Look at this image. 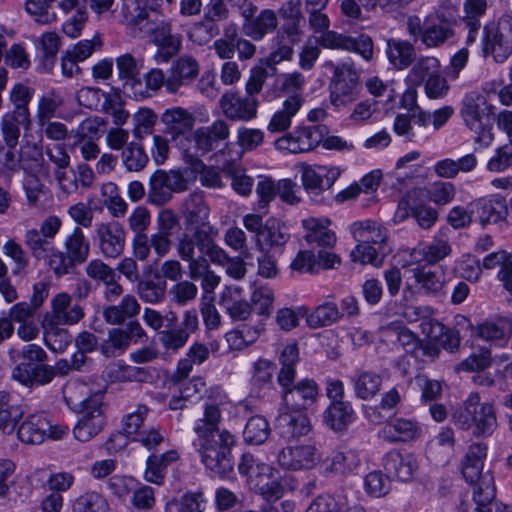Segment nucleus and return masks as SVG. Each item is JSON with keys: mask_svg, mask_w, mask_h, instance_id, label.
<instances>
[{"mask_svg": "<svg viewBox=\"0 0 512 512\" xmlns=\"http://www.w3.org/2000/svg\"><path fill=\"white\" fill-rule=\"evenodd\" d=\"M232 406L227 393L219 386L206 390L202 404V416L195 420L193 446L202 464L214 476L224 478L234 466L232 448L236 437L227 429H220L223 414Z\"/></svg>", "mask_w": 512, "mask_h": 512, "instance_id": "obj_1", "label": "nucleus"}, {"mask_svg": "<svg viewBox=\"0 0 512 512\" xmlns=\"http://www.w3.org/2000/svg\"><path fill=\"white\" fill-rule=\"evenodd\" d=\"M51 314L45 319L61 325L77 324L84 317V310L79 304H72L71 296L58 293L51 300Z\"/></svg>", "mask_w": 512, "mask_h": 512, "instance_id": "obj_26", "label": "nucleus"}, {"mask_svg": "<svg viewBox=\"0 0 512 512\" xmlns=\"http://www.w3.org/2000/svg\"><path fill=\"white\" fill-rule=\"evenodd\" d=\"M48 319L43 323V339L46 347L54 353H63L72 342L68 329Z\"/></svg>", "mask_w": 512, "mask_h": 512, "instance_id": "obj_46", "label": "nucleus"}, {"mask_svg": "<svg viewBox=\"0 0 512 512\" xmlns=\"http://www.w3.org/2000/svg\"><path fill=\"white\" fill-rule=\"evenodd\" d=\"M62 221L58 216L50 215L39 225V229L30 228L24 233V244L31 254H43L51 252L54 246L53 240L59 233Z\"/></svg>", "mask_w": 512, "mask_h": 512, "instance_id": "obj_16", "label": "nucleus"}, {"mask_svg": "<svg viewBox=\"0 0 512 512\" xmlns=\"http://www.w3.org/2000/svg\"><path fill=\"white\" fill-rule=\"evenodd\" d=\"M487 446L476 443L469 447L462 461V475L474 485L473 500L479 505H489L496 496L494 478L489 470L483 471Z\"/></svg>", "mask_w": 512, "mask_h": 512, "instance_id": "obj_4", "label": "nucleus"}, {"mask_svg": "<svg viewBox=\"0 0 512 512\" xmlns=\"http://www.w3.org/2000/svg\"><path fill=\"white\" fill-rule=\"evenodd\" d=\"M308 23L314 33L320 34L319 43L324 48L355 52L366 61L373 58L374 46L370 36L362 34L358 37H351L329 30L330 19L324 11L308 14Z\"/></svg>", "mask_w": 512, "mask_h": 512, "instance_id": "obj_3", "label": "nucleus"}, {"mask_svg": "<svg viewBox=\"0 0 512 512\" xmlns=\"http://www.w3.org/2000/svg\"><path fill=\"white\" fill-rule=\"evenodd\" d=\"M270 434L268 421L262 416L251 417L244 429L243 436L246 442L260 445L266 441Z\"/></svg>", "mask_w": 512, "mask_h": 512, "instance_id": "obj_60", "label": "nucleus"}, {"mask_svg": "<svg viewBox=\"0 0 512 512\" xmlns=\"http://www.w3.org/2000/svg\"><path fill=\"white\" fill-rule=\"evenodd\" d=\"M482 267L486 270L498 267L499 271L497 272L496 279L512 295V253L506 250L489 253L483 258Z\"/></svg>", "mask_w": 512, "mask_h": 512, "instance_id": "obj_37", "label": "nucleus"}, {"mask_svg": "<svg viewBox=\"0 0 512 512\" xmlns=\"http://www.w3.org/2000/svg\"><path fill=\"white\" fill-rule=\"evenodd\" d=\"M355 412L349 401L334 402L323 412V422L335 432H342L354 421Z\"/></svg>", "mask_w": 512, "mask_h": 512, "instance_id": "obj_40", "label": "nucleus"}, {"mask_svg": "<svg viewBox=\"0 0 512 512\" xmlns=\"http://www.w3.org/2000/svg\"><path fill=\"white\" fill-rule=\"evenodd\" d=\"M102 111L112 117V122L117 126L124 125L129 113L123 108L121 96L118 93H106L101 105Z\"/></svg>", "mask_w": 512, "mask_h": 512, "instance_id": "obj_64", "label": "nucleus"}, {"mask_svg": "<svg viewBox=\"0 0 512 512\" xmlns=\"http://www.w3.org/2000/svg\"><path fill=\"white\" fill-rule=\"evenodd\" d=\"M200 71L198 61L189 55L179 57L167 73V93L177 94L183 86L193 82Z\"/></svg>", "mask_w": 512, "mask_h": 512, "instance_id": "obj_20", "label": "nucleus"}, {"mask_svg": "<svg viewBox=\"0 0 512 512\" xmlns=\"http://www.w3.org/2000/svg\"><path fill=\"white\" fill-rule=\"evenodd\" d=\"M460 114L466 126L477 134V142L489 145L493 139L492 121L484 97L476 92L467 94L462 100Z\"/></svg>", "mask_w": 512, "mask_h": 512, "instance_id": "obj_7", "label": "nucleus"}, {"mask_svg": "<svg viewBox=\"0 0 512 512\" xmlns=\"http://www.w3.org/2000/svg\"><path fill=\"white\" fill-rule=\"evenodd\" d=\"M477 392H472L463 404L453 412L452 419L456 427L472 431L475 436H490L498 426L495 407L489 402H480Z\"/></svg>", "mask_w": 512, "mask_h": 512, "instance_id": "obj_2", "label": "nucleus"}, {"mask_svg": "<svg viewBox=\"0 0 512 512\" xmlns=\"http://www.w3.org/2000/svg\"><path fill=\"white\" fill-rule=\"evenodd\" d=\"M482 50L492 55L496 62H504L512 53V16L503 15L497 22L483 28Z\"/></svg>", "mask_w": 512, "mask_h": 512, "instance_id": "obj_8", "label": "nucleus"}, {"mask_svg": "<svg viewBox=\"0 0 512 512\" xmlns=\"http://www.w3.org/2000/svg\"><path fill=\"white\" fill-rule=\"evenodd\" d=\"M141 306L134 295L127 294L116 305H110L103 310V317L108 324L119 325L125 320L136 317Z\"/></svg>", "mask_w": 512, "mask_h": 512, "instance_id": "obj_44", "label": "nucleus"}, {"mask_svg": "<svg viewBox=\"0 0 512 512\" xmlns=\"http://www.w3.org/2000/svg\"><path fill=\"white\" fill-rule=\"evenodd\" d=\"M321 461V454L312 444L288 445L276 454L277 465L285 471H304L315 468Z\"/></svg>", "mask_w": 512, "mask_h": 512, "instance_id": "obj_12", "label": "nucleus"}, {"mask_svg": "<svg viewBox=\"0 0 512 512\" xmlns=\"http://www.w3.org/2000/svg\"><path fill=\"white\" fill-rule=\"evenodd\" d=\"M149 412L150 408L148 406L139 404L133 411L124 415L122 418L123 433L132 439L137 433L146 428L144 422Z\"/></svg>", "mask_w": 512, "mask_h": 512, "instance_id": "obj_57", "label": "nucleus"}, {"mask_svg": "<svg viewBox=\"0 0 512 512\" xmlns=\"http://www.w3.org/2000/svg\"><path fill=\"white\" fill-rule=\"evenodd\" d=\"M189 275L193 280H201L203 296H212L221 281L220 276L210 269L208 261H202V264L194 265L193 269L189 271Z\"/></svg>", "mask_w": 512, "mask_h": 512, "instance_id": "obj_59", "label": "nucleus"}, {"mask_svg": "<svg viewBox=\"0 0 512 512\" xmlns=\"http://www.w3.org/2000/svg\"><path fill=\"white\" fill-rule=\"evenodd\" d=\"M72 510L73 512H109V503L101 493L88 491L75 499Z\"/></svg>", "mask_w": 512, "mask_h": 512, "instance_id": "obj_56", "label": "nucleus"}, {"mask_svg": "<svg viewBox=\"0 0 512 512\" xmlns=\"http://www.w3.org/2000/svg\"><path fill=\"white\" fill-rule=\"evenodd\" d=\"M30 124V114L14 110L6 111L0 120V130L6 146L10 149L15 148L19 142L21 127L29 128Z\"/></svg>", "mask_w": 512, "mask_h": 512, "instance_id": "obj_34", "label": "nucleus"}, {"mask_svg": "<svg viewBox=\"0 0 512 512\" xmlns=\"http://www.w3.org/2000/svg\"><path fill=\"white\" fill-rule=\"evenodd\" d=\"M94 232V239L104 258L116 259L122 255L126 232L121 223L114 220L99 222L96 223Z\"/></svg>", "mask_w": 512, "mask_h": 512, "instance_id": "obj_15", "label": "nucleus"}, {"mask_svg": "<svg viewBox=\"0 0 512 512\" xmlns=\"http://www.w3.org/2000/svg\"><path fill=\"white\" fill-rule=\"evenodd\" d=\"M327 134L328 128L325 125L299 126L277 138L274 147L283 153H307L316 149Z\"/></svg>", "mask_w": 512, "mask_h": 512, "instance_id": "obj_9", "label": "nucleus"}, {"mask_svg": "<svg viewBox=\"0 0 512 512\" xmlns=\"http://www.w3.org/2000/svg\"><path fill=\"white\" fill-rule=\"evenodd\" d=\"M475 334L484 341L503 347L512 336V318L485 321L475 328Z\"/></svg>", "mask_w": 512, "mask_h": 512, "instance_id": "obj_30", "label": "nucleus"}, {"mask_svg": "<svg viewBox=\"0 0 512 512\" xmlns=\"http://www.w3.org/2000/svg\"><path fill=\"white\" fill-rule=\"evenodd\" d=\"M305 100L300 96L286 97L279 109L271 116L267 130L270 133H283L290 129L293 118L303 107Z\"/></svg>", "mask_w": 512, "mask_h": 512, "instance_id": "obj_28", "label": "nucleus"}, {"mask_svg": "<svg viewBox=\"0 0 512 512\" xmlns=\"http://www.w3.org/2000/svg\"><path fill=\"white\" fill-rule=\"evenodd\" d=\"M64 247L65 253L75 265H80L87 261L90 254V243L80 227H75L71 234L67 236Z\"/></svg>", "mask_w": 512, "mask_h": 512, "instance_id": "obj_47", "label": "nucleus"}, {"mask_svg": "<svg viewBox=\"0 0 512 512\" xmlns=\"http://www.w3.org/2000/svg\"><path fill=\"white\" fill-rule=\"evenodd\" d=\"M298 169L301 173L302 185L308 193L319 194L324 190L320 165L301 163L298 165Z\"/></svg>", "mask_w": 512, "mask_h": 512, "instance_id": "obj_63", "label": "nucleus"}, {"mask_svg": "<svg viewBox=\"0 0 512 512\" xmlns=\"http://www.w3.org/2000/svg\"><path fill=\"white\" fill-rule=\"evenodd\" d=\"M318 395V387L314 380L304 379L282 393L287 409L302 411L314 404Z\"/></svg>", "mask_w": 512, "mask_h": 512, "instance_id": "obj_24", "label": "nucleus"}, {"mask_svg": "<svg viewBox=\"0 0 512 512\" xmlns=\"http://www.w3.org/2000/svg\"><path fill=\"white\" fill-rule=\"evenodd\" d=\"M277 429L282 438L295 440L307 436L312 426L306 414L298 411L281 413L277 418Z\"/></svg>", "mask_w": 512, "mask_h": 512, "instance_id": "obj_29", "label": "nucleus"}, {"mask_svg": "<svg viewBox=\"0 0 512 512\" xmlns=\"http://www.w3.org/2000/svg\"><path fill=\"white\" fill-rule=\"evenodd\" d=\"M383 467L387 477L408 482L414 478L419 465L413 454L391 450L383 458Z\"/></svg>", "mask_w": 512, "mask_h": 512, "instance_id": "obj_21", "label": "nucleus"}, {"mask_svg": "<svg viewBox=\"0 0 512 512\" xmlns=\"http://www.w3.org/2000/svg\"><path fill=\"white\" fill-rule=\"evenodd\" d=\"M145 38L157 46L154 60L158 64L167 63L181 49V39L172 34L171 25L163 20L154 19Z\"/></svg>", "mask_w": 512, "mask_h": 512, "instance_id": "obj_13", "label": "nucleus"}, {"mask_svg": "<svg viewBox=\"0 0 512 512\" xmlns=\"http://www.w3.org/2000/svg\"><path fill=\"white\" fill-rule=\"evenodd\" d=\"M343 317L334 302H325L317 306L306 318L307 325L312 329L330 326Z\"/></svg>", "mask_w": 512, "mask_h": 512, "instance_id": "obj_48", "label": "nucleus"}, {"mask_svg": "<svg viewBox=\"0 0 512 512\" xmlns=\"http://www.w3.org/2000/svg\"><path fill=\"white\" fill-rule=\"evenodd\" d=\"M87 408L76 411L79 414L73 429L74 437L81 442H87L96 436L104 427L103 394H96Z\"/></svg>", "mask_w": 512, "mask_h": 512, "instance_id": "obj_14", "label": "nucleus"}, {"mask_svg": "<svg viewBox=\"0 0 512 512\" xmlns=\"http://www.w3.org/2000/svg\"><path fill=\"white\" fill-rule=\"evenodd\" d=\"M452 252L446 239L434 238L427 243H419L410 252L409 265L433 266L445 259Z\"/></svg>", "mask_w": 512, "mask_h": 512, "instance_id": "obj_22", "label": "nucleus"}, {"mask_svg": "<svg viewBox=\"0 0 512 512\" xmlns=\"http://www.w3.org/2000/svg\"><path fill=\"white\" fill-rule=\"evenodd\" d=\"M161 122L164 125V133L175 141L193 130L195 117L185 108L172 107L162 113Z\"/></svg>", "mask_w": 512, "mask_h": 512, "instance_id": "obj_25", "label": "nucleus"}, {"mask_svg": "<svg viewBox=\"0 0 512 512\" xmlns=\"http://www.w3.org/2000/svg\"><path fill=\"white\" fill-rule=\"evenodd\" d=\"M361 465L359 452L354 449L333 451L323 461L325 473H353Z\"/></svg>", "mask_w": 512, "mask_h": 512, "instance_id": "obj_38", "label": "nucleus"}, {"mask_svg": "<svg viewBox=\"0 0 512 512\" xmlns=\"http://www.w3.org/2000/svg\"><path fill=\"white\" fill-rule=\"evenodd\" d=\"M219 304L233 321H245L252 313L251 304L241 297L238 288H227L222 293Z\"/></svg>", "mask_w": 512, "mask_h": 512, "instance_id": "obj_43", "label": "nucleus"}, {"mask_svg": "<svg viewBox=\"0 0 512 512\" xmlns=\"http://www.w3.org/2000/svg\"><path fill=\"white\" fill-rule=\"evenodd\" d=\"M278 26V18L275 11L264 9L255 18H245L242 26L243 33L255 41H259L266 34L273 32Z\"/></svg>", "mask_w": 512, "mask_h": 512, "instance_id": "obj_39", "label": "nucleus"}, {"mask_svg": "<svg viewBox=\"0 0 512 512\" xmlns=\"http://www.w3.org/2000/svg\"><path fill=\"white\" fill-rule=\"evenodd\" d=\"M208 229H191V232H184L179 236L176 243L177 254L181 260L188 263V270H192L194 265L202 264L207 259L200 255L195 256L196 249L202 254L203 247L200 245L202 240H206Z\"/></svg>", "mask_w": 512, "mask_h": 512, "instance_id": "obj_23", "label": "nucleus"}, {"mask_svg": "<svg viewBox=\"0 0 512 512\" xmlns=\"http://www.w3.org/2000/svg\"><path fill=\"white\" fill-rule=\"evenodd\" d=\"M355 396L361 400L374 398L382 386V376L371 370H358L351 378Z\"/></svg>", "mask_w": 512, "mask_h": 512, "instance_id": "obj_42", "label": "nucleus"}, {"mask_svg": "<svg viewBox=\"0 0 512 512\" xmlns=\"http://www.w3.org/2000/svg\"><path fill=\"white\" fill-rule=\"evenodd\" d=\"M204 499L201 494L186 493L180 498L170 500L165 512H203Z\"/></svg>", "mask_w": 512, "mask_h": 512, "instance_id": "obj_62", "label": "nucleus"}, {"mask_svg": "<svg viewBox=\"0 0 512 512\" xmlns=\"http://www.w3.org/2000/svg\"><path fill=\"white\" fill-rule=\"evenodd\" d=\"M351 233L357 242L381 244L386 241V230L377 222H355L351 225Z\"/></svg>", "mask_w": 512, "mask_h": 512, "instance_id": "obj_49", "label": "nucleus"}, {"mask_svg": "<svg viewBox=\"0 0 512 512\" xmlns=\"http://www.w3.org/2000/svg\"><path fill=\"white\" fill-rule=\"evenodd\" d=\"M421 429L418 424L412 420L396 418L387 422L379 431V436L383 440L394 442H407L420 436Z\"/></svg>", "mask_w": 512, "mask_h": 512, "instance_id": "obj_35", "label": "nucleus"}, {"mask_svg": "<svg viewBox=\"0 0 512 512\" xmlns=\"http://www.w3.org/2000/svg\"><path fill=\"white\" fill-rule=\"evenodd\" d=\"M407 31L427 48L441 47L454 36L451 23L439 14H431L423 22L418 16H410Z\"/></svg>", "mask_w": 512, "mask_h": 512, "instance_id": "obj_5", "label": "nucleus"}, {"mask_svg": "<svg viewBox=\"0 0 512 512\" xmlns=\"http://www.w3.org/2000/svg\"><path fill=\"white\" fill-rule=\"evenodd\" d=\"M122 163L128 171L139 172L145 168L149 158L141 144L130 142L122 151Z\"/></svg>", "mask_w": 512, "mask_h": 512, "instance_id": "obj_58", "label": "nucleus"}, {"mask_svg": "<svg viewBox=\"0 0 512 512\" xmlns=\"http://www.w3.org/2000/svg\"><path fill=\"white\" fill-rule=\"evenodd\" d=\"M52 365L20 363L12 371V378L27 387L44 386L52 382L54 377Z\"/></svg>", "mask_w": 512, "mask_h": 512, "instance_id": "obj_27", "label": "nucleus"}, {"mask_svg": "<svg viewBox=\"0 0 512 512\" xmlns=\"http://www.w3.org/2000/svg\"><path fill=\"white\" fill-rule=\"evenodd\" d=\"M68 432L67 426L54 423L49 414L37 412L24 418L18 426L17 437L22 443L37 445L47 439L60 440Z\"/></svg>", "mask_w": 512, "mask_h": 512, "instance_id": "obj_6", "label": "nucleus"}, {"mask_svg": "<svg viewBox=\"0 0 512 512\" xmlns=\"http://www.w3.org/2000/svg\"><path fill=\"white\" fill-rule=\"evenodd\" d=\"M118 76L124 80V87L130 93L132 80L139 78V62L130 53L123 54L116 58Z\"/></svg>", "mask_w": 512, "mask_h": 512, "instance_id": "obj_61", "label": "nucleus"}, {"mask_svg": "<svg viewBox=\"0 0 512 512\" xmlns=\"http://www.w3.org/2000/svg\"><path fill=\"white\" fill-rule=\"evenodd\" d=\"M36 260H46L49 267L53 270L57 277L69 274L76 266L69 256L52 246L51 252H44L43 254H31Z\"/></svg>", "mask_w": 512, "mask_h": 512, "instance_id": "obj_55", "label": "nucleus"}, {"mask_svg": "<svg viewBox=\"0 0 512 512\" xmlns=\"http://www.w3.org/2000/svg\"><path fill=\"white\" fill-rule=\"evenodd\" d=\"M219 107L227 119L248 122L257 116L258 100L256 97L227 91L221 96Z\"/></svg>", "mask_w": 512, "mask_h": 512, "instance_id": "obj_18", "label": "nucleus"}, {"mask_svg": "<svg viewBox=\"0 0 512 512\" xmlns=\"http://www.w3.org/2000/svg\"><path fill=\"white\" fill-rule=\"evenodd\" d=\"M156 8L148 6L145 0H123L121 14L128 33L134 38H145L151 22L149 11Z\"/></svg>", "mask_w": 512, "mask_h": 512, "instance_id": "obj_17", "label": "nucleus"}, {"mask_svg": "<svg viewBox=\"0 0 512 512\" xmlns=\"http://www.w3.org/2000/svg\"><path fill=\"white\" fill-rule=\"evenodd\" d=\"M410 271L415 282L419 285V292L437 296L443 290L445 284L443 271L426 265H415Z\"/></svg>", "mask_w": 512, "mask_h": 512, "instance_id": "obj_36", "label": "nucleus"}, {"mask_svg": "<svg viewBox=\"0 0 512 512\" xmlns=\"http://www.w3.org/2000/svg\"><path fill=\"white\" fill-rule=\"evenodd\" d=\"M63 398L74 412L87 408L90 400L99 392L91 393L88 385L78 379L67 381L63 387Z\"/></svg>", "mask_w": 512, "mask_h": 512, "instance_id": "obj_45", "label": "nucleus"}, {"mask_svg": "<svg viewBox=\"0 0 512 512\" xmlns=\"http://www.w3.org/2000/svg\"><path fill=\"white\" fill-rule=\"evenodd\" d=\"M188 188V182L179 171L156 170L148 182L147 201L155 206L168 203L173 193H180Z\"/></svg>", "mask_w": 512, "mask_h": 512, "instance_id": "obj_11", "label": "nucleus"}, {"mask_svg": "<svg viewBox=\"0 0 512 512\" xmlns=\"http://www.w3.org/2000/svg\"><path fill=\"white\" fill-rule=\"evenodd\" d=\"M179 459L177 450H168L160 455L152 454L146 460L144 478L146 481L161 485L164 481L166 469Z\"/></svg>", "mask_w": 512, "mask_h": 512, "instance_id": "obj_41", "label": "nucleus"}, {"mask_svg": "<svg viewBox=\"0 0 512 512\" xmlns=\"http://www.w3.org/2000/svg\"><path fill=\"white\" fill-rule=\"evenodd\" d=\"M64 104L63 97L59 92L52 89L42 95L38 101L36 118L40 126L56 116V112Z\"/></svg>", "mask_w": 512, "mask_h": 512, "instance_id": "obj_52", "label": "nucleus"}, {"mask_svg": "<svg viewBox=\"0 0 512 512\" xmlns=\"http://www.w3.org/2000/svg\"><path fill=\"white\" fill-rule=\"evenodd\" d=\"M162 87L167 91V75L159 69L153 68L138 80L131 82V96L136 100H143L154 96Z\"/></svg>", "mask_w": 512, "mask_h": 512, "instance_id": "obj_33", "label": "nucleus"}, {"mask_svg": "<svg viewBox=\"0 0 512 512\" xmlns=\"http://www.w3.org/2000/svg\"><path fill=\"white\" fill-rule=\"evenodd\" d=\"M441 71V63L433 56L417 59L409 71V77L415 85H420Z\"/></svg>", "mask_w": 512, "mask_h": 512, "instance_id": "obj_53", "label": "nucleus"}, {"mask_svg": "<svg viewBox=\"0 0 512 512\" xmlns=\"http://www.w3.org/2000/svg\"><path fill=\"white\" fill-rule=\"evenodd\" d=\"M359 75L353 64L341 63L334 68L330 83V102L340 109L356 101L359 95Z\"/></svg>", "mask_w": 512, "mask_h": 512, "instance_id": "obj_10", "label": "nucleus"}, {"mask_svg": "<svg viewBox=\"0 0 512 512\" xmlns=\"http://www.w3.org/2000/svg\"><path fill=\"white\" fill-rule=\"evenodd\" d=\"M469 207L482 227L504 221L508 214L506 199L499 194L477 198Z\"/></svg>", "mask_w": 512, "mask_h": 512, "instance_id": "obj_19", "label": "nucleus"}, {"mask_svg": "<svg viewBox=\"0 0 512 512\" xmlns=\"http://www.w3.org/2000/svg\"><path fill=\"white\" fill-rule=\"evenodd\" d=\"M35 46L42 53L43 65L47 71L52 70L54 60L60 49V37L56 32H46L35 40Z\"/></svg>", "mask_w": 512, "mask_h": 512, "instance_id": "obj_54", "label": "nucleus"}, {"mask_svg": "<svg viewBox=\"0 0 512 512\" xmlns=\"http://www.w3.org/2000/svg\"><path fill=\"white\" fill-rule=\"evenodd\" d=\"M302 224L307 231L305 239L310 245L331 248L336 243V235L329 229L331 221L328 218L310 217L304 219Z\"/></svg>", "mask_w": 512, "mask_h": 512, "instance_id": "obj_32", "label": "nucleus"}, {"mask_svg": "<svg viewBox=\"0 0 512 512\" xmlns=\"http://www.w3.org/2000/svg\"><path fill=\"white\" fill-rule=\"evenodd\" d=\"M167 285L165 280L154 281L152 279L138 280L136 293L144 303L157 305L166 298Z\"/></svg>", "mask_w": 512, "mask_h": 512, "instance_id": "obj_51", "label": "nucleus"}, {"mask_svg": "<svg viewBox=\"0 0 512 512\" xmlns=\"http://www.w3.org/2000/svg\"><path fill=\"white\" fill-rule=\"evenodd\" d=\"M386 53L389 61L400 70L407 68L415 60L413 45L403 40H388Z\"/></svg>", "mask_w": 512, "mask_h": 512, "instance_id": "obj_50", "label": "nucleus"}, {"mask_svg": "<svg viewBox=\"0 0 512 512\" xmlns=\"http://www.w3.org/2000/svg\"><path fill=\"white\" fill-rule=\"evenodd\" d=\"M182 208L187 226L192 229L213 228L208 221L210 209L201 194H190L183 202Z\"/></svg>", "mask_w": 512, "mask_h": 512, "instance_id": "obj_31", "label": "nucleus"}]
</instances>
